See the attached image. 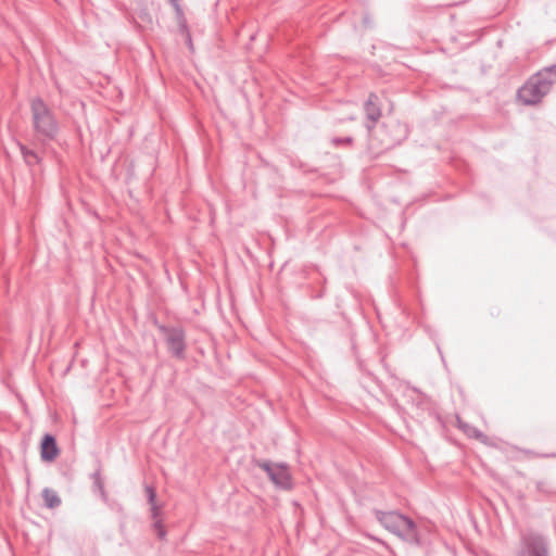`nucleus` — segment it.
<instances>
[{
  "label": "nucleus",
  "instance_id": "f257e3e1",
  "mask_svg": "<svg viewBox=\"0 0 556 556\" xmlns=\"http://www.w3.org/2000/svg\"><path fill=\"white\" fill-rule=\"evenodd\" d=\"M556 83V65L548 66L531 76L517 92L525 105L539 104Z\"/></svg>",
  "mask_w": 556,
  "mask_h": 556
},
{
  "label": "nucleus",
  "instance_id": "f03ea898",
  "mask_svg": "<svg viewBox=\"0 0 556 556\" xmlns=\"http://www.w3.org/2000/svg\"><path fill=\"white\" fill-rule=\"evenodd\" d=\"M375 516L386 530L395 534L401 540L409 544H420L417 525L409 517L397 511L381 510H376Z\"/></svg>",
  "mask_w": 556,
  "mask_h": 556
},
{
  "label": "nucleus",
  "instance_id": "7ed1b4c3",
  "mask_svg": "<svg viewBox=\"0 0 556 556\" xmlns=\"http://www.w3.org/2000/svg\"><path fill=\"white\" fill-rule=\"evenodd\" d=\"M30 112L36 135L42 139H53L58 134L59 126L48 104L40 98H34L30 101Z\"/></svg>",
  "mask_w": 556,
  "mask_h": 556
},
{
  "label": "nucleus",
  "instance_id": "20e7f679",
  "mask_svg": "<svg viewBox=\"0 0 556 556\" xmlns=\"http://www.w3.org/2000/svg\"><path fill=\"white\" fill-rule=\"evenodd\" d=\"M515 556H548L547 542L538 533H523Z\"/></svg>",
  "mask_w": 556,
  "mask_h": 556
},
{
  "label": "nucleus",
  "instance_id": "39448f33",
  "mask_svg": "<svg viewBox=\"0 0 556 556\" xmlns=\"http://www.w3.org/2000/svg\"><path fill=\"white\" fill-rule=\"evenodd\" d=\"M269 477V479L279 488L289 490L292 486V479L290 471L285 464L271 465L268 462H262L258 464Z\"/></svg>",
  "mask_w": 556,
  "mask_h": 556
},
{
  "label": "nucleus",
  "instance_id": "423d86ee",
  "mask_svg": "<svg viewBox=\"0 0 556 556\" xmlns=\"http://www.w3.org/2000/svg\"><path fill=\"white\" fill-rule=\"evenodd\" d=\"M166 343L168 351L177 357H181L186 349L185 332L179 328L166 330Z\"/></svg>",
  "mask_w": 556,
  "mask_h": 556
},
{
  "label": "nucleus",
  "instance_id": "0eeeda50",
  "mask_svg": "<svg viewBox=\"0 0 556 556\" xmlns=\"http://www.w3.org/2000/svg\"><path fill=\"white\" fill-rule=\"evenodd\" d=\"M364 111L368 121L366 123V128L371 130L381 117V109L377 94L370 93L368 96V99L364 104Z\"/></svg>",
  "mask_w": 556,
  "mask_h": 556
},
{
  "label": "nucleus",
  "instance_id": "6e6552de",
  "mask_svg": "<svg viewBox=\"0 0 556 556\" xmlns=\"http://www.w3.org/2000/svg\"><path fill=\"white\" fill-rule=\"evenodd\" d=\"M59 453L60 451L54 437L51 434H45L40 446L41 459L45 462H53L58 457Z\"/></svg>",
  "mask_w": 556,
  "mask_h": 556
},
{
  "label": "nucleus",
  "instance_id": "1a4fd4ad",
  "mask_svg": "<svg viewBox=\"0 0 556 556\" xmlns=\"http://www.w3.org/2000/svg\"><path fill=\"white\" fill-rule=\"evenodd\" d=\"M536 491L543 496H556V485L549 480H539L535 482Z\"/></svg>",
  "mask_w": 556,
  "mask_h": 556
},
{
  "label": "nucleus",
  "instance_id": "9d476101",
  "mask_svg": "<svg viewBox=\"0 0 556 556\" xmlns=\"http://www.w3.org/2000/svg\"><path fill=\"white\" fill-rule=\"evenodd\" d=\"M42 497L45 501V505L48 508H55L61 504V498L59 497L56 492L49 488L42 490Z\"/></svg>",
  "mask_w": 556,
  "mask_h": 556
},
{
  "label": "nucleus",
  "instance_id": "9b49d317",
  "mask_svg": "<svg viewBox=\"0 0 556 556\" xmlns=\"http://www.w3.org/2000/svg\"><path fill=\"white\" fill-rule=\"evenodd\" d=\"M457 424H458L459 429H462L464 431V433L466 435H468L469 438H475L478 440H482L484 438V434L479 429L464 422L459 418L457 419Z\"/></svg>",
  "mask_w": 556,
  "mask_h": 556
},
{
  "label": "nucleus",
  "instance_id": "f8f14e48",
  "mask_svg": "<svg viewBox=\"0 0 556 556\" xmlns=\"http://www.w3.org/2000/svg\"><path fill=\"white\" fill-rule=\"evenodd\" d=\"M92 479H93V486H94V489L99 492L101 498L104 502H108V493H106V491L104 489V482H103L101 472L100 471H96L92 475Z\"/></svg>",
  "mask_w": 556,
  "mask_h": 556
},
{
  "label": "nucleus",
  "instance_id": "ddd939ff",
  "mask_svg": "<svg viewBox=\"0 0 556 556\" xmlns=\"http://www.w3.org/2000/svg\"><path fill=\"white\" fill-rule=\"evenodd\" d=\"M22 153L28 164H34L38 162V156L33 151L27 150L25 147H22Z\"/></svg>",
  "mask_w": 556,
  "mask_h": 556
},
{
  "label": "nucleus",
  "instance_id": "4468645a",
  "mask_svg": "<svg viewBox=\"0 0 556 556\" xmlns=\"http://www.w3.org/2000/svg\"><path fill=\"white\" fill-rule=\"evenodd\" d=\"M144 491H146L149 504L150 505L155 504L156 503L155 489L151 485H146Z\"/></svg>",
  "mask_w": 556,
  "mask_h": 556
},
{
  "label": "nucleus",
  "instance_id": "2eb2a0df",
  "mask_svg": "<svg viewBox=\"0 0 556 556\" xmlns=\"http://www.w3.org/2000/svg\"><path fill=\"white\" fill-rule=\"evenodd\" d=\"M153 528L155 529L156 533H157V536L160 539H164L165 535H166V530L162 523V520H156L154 521L153 523Z\"/></svg>",
  "mask_w": 556,
  "mask_h": 556
},
{
  "label": "nucleus",
  "instance_id": "dca6fc26",
  "mask_svg": "<svg viewBox=\"0 0 556 556\" xmlns=\"http://www.w3.org/2000/svg\"><path fill=\"white\" fill-rule=\"evenodd\" d=\"M179 20L184 18V11L179 0H169Z\"/></svg>",
  "mask_w": 556,
  "mask_h": 556
},
{
  "label": "nucleus",
  "instance_id": "f3484780",
  "mask_svg": "<svg viewBox=\"0 0 556 556\" xmlns=\"http://www.w3.org/2000/svg\"><path fill=\"white\" fill-rule=\"evenodd\" d=\"M151 506V517L153 518L154 521L156 520H161L160 519V515H161V506L157 505V503L155 504H152L150 505Z\"/></svg>",
  "mask_w": 556,
  "mask_h": 556
},
{
  "label": "nucleus",
  "instance_id": "a211bd4d",
  "mask_svg": "<svg viewBox=\"0 0 556 556\" xmlns=\"http://www.w3.org/2000/svg\"><path fill=\"white\" fill-rule=\"evenodd\" d=\"M352 142H353L352 137H345V138H343V139H341V138H333V139H332V143H333L334 146H339V144H341V143L351 144Z\"/></svg>",
  "mask_w": 556,
  "mask_h": 556
},
{
  "label": "nucleus",
  "instance_id": "6ab92c4d",
  "mask_svg": "<svg viewBox=\"0 0 556 556\" xmlns=\"http://www.w3.org/2000/svg\"><path fill=\"white\" fill-rule=\"evenodd\" d=\"M354 119H356V116L355 115H351V116H349L346 118H341L340 122L354 121Z\"/></svg>",
  "mask_w": 556,
  "mask_h": 556
}]
</instances>
